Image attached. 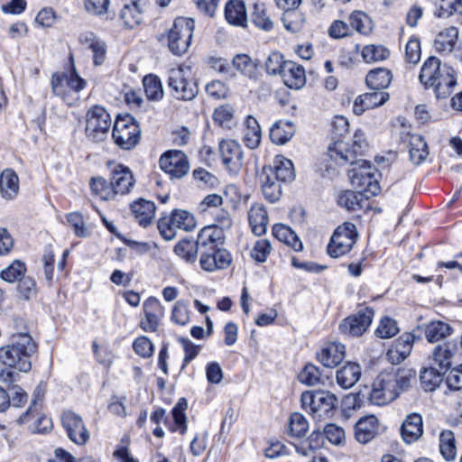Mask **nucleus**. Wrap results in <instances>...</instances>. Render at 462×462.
Returning <instances> with one entry per match:
<instances>
[{
	"instance_id": "nucleus-1",
	"label": "nucleus",
	"mask_w": 462,
	"mask_h": 462,
	"mask_svg": "<svg viewBox=\"0 0 462 462\" xmlns=\"http://www.w3.org/2000/svg\"><path fill=\"white\" fill-rule=\"evenodd\" d=\"M419 81L425 89H432L436 98H447L457 85L454 69L435 56L429 57L422 64Z\"/></svg>"
},
{
	"instance_id": "nucleus-2",
	"label": "nucleus",
	"mask_w": 462,
	"mask_h": 462,
	"mask_svg": "<svg viewBox=\"0 0 462 462\" xmlns=\"http://www.w3.org/2000/svg\"><path fill=\"white\" fill-rule=\"evenodd\" d=\"M36 344L28 333L13 336L12 345L0 347V362L20 372L31 370V356L36 352Z\"/></svg>"
},
{
	"instance_id": "nucleus-3",
	"label": "nucleus",
	"mask_w": 462,
	"mask_h": 462,
	"mask_svg": "<svg viewBox=\"0 0 462 462\" xmlns=\"http://www.w3.org/2000/svg\"><path fill=\"white\" fill-rule=\"evenodd\" d=\"M167 85L171 95L179 100L189 101L196 97L199 88L191 69L179 66L168 71Z\"/></svg>"
},
{
	"instance_id": "nucleus-4",
	"label": "nucleus",
	"mask_w": 462,
	"mask_h": 462,
	"mask_svg": "<svg viewBox=\"0 0 462 462\" xmlns=\"http://www.w3.org/2000/svg\"><path fill=\"white\" fill-rule=\"evenodd\" d=\"M195 22L191 18H177L168 33V47L174 55L185 53L191 42Z\"/></svg>"
},
{
	"instance_id": "nucleus-5",
	"label": "nucleus",
	"mask_w": 462,
	"mask_h": 462,
	"mask_svg": "<svg viewBox=\"0 0 462 462\" xmlns=\"http://www.w3.org/2000/svg\"><path fill=\"white\" fill-rule=\"evenodd\" d=\"M110 126V115L103 106H94L88 110L85 126L88 139L94 143L104 141L107 137Z\"/></svg>"
},
{
	"instance_id": "nucleus-6",
	"label": "nucleus",
	"mask_w": 462,
	"mask_h": 462,
	"mask_svg": "<svg viewBox=\"0 0 462 462\" xmlns=\"http://www.w3.org/2000/svg\"><path fill=\"white\" fill-rule=\"evenodd\" d=\"M358 234L353 223L345 222L334 231L328 245V254L332 258H338L349 253L356 242Z\"/></svg>"
},
{
	"instance_id": "nucleus-7",
	"label": "nucleus",
	"mask_w": 462,
	"mask_h": 462,
	"mask_svg": "<svg viewBox=\"0 0 462 462\" xmlns=\"http://www.w3.org/2000/svg\"><path fill=\"white\" fill-rule=\"evenodd\" d=\"M399 396L398 377L395 373H381L373 383L369 393L371 403L384 405Z\"/></svg>"
},
{
	"instance_id": "nucleus-8",
	"label": "nucleus",
	"mask_w": 462,
	"mask_h": 462,
	"mask_svg": "<svg viewBox=\"0 0 462 462\" xmlns=\"http://www.w3.org/2000/svg\"><path fill=\"white\" fill-rule=\"evenodd\" d=\"M141 129L130 116L117 118L115 122L112 137L115 143L124 150L134 147L140 139Z\"/></svg>"
},
{
	"instance_id": "nucleus-9",
	"label": "nucleus",
	"mask_w": 462,
	"mask_h": 462,
	"mask_svg": "<svg viewBox=\"0 0 462 462\" xmlns=\"http://www.w3.org/2000/svg\"><path fill=\"white\" fill-rule=\"evenodd\" d=\"M367 147V143L361 132H356L353 137L351 149L347 148V144L342 141L336 142L332 147L328 148L329 157L336 161L339 165L348 163V161L357 159V155L363 154Z\"/></svg>"
},
{
	"instance_id": "nucleus-10",
	"label": "nucleus",
	"mask_w": 462,
	"mask_h": 462,
	"mask_svg": "<svg viewBox=\"0 0 462 462\" xmlns=\"http://www.w3.org/2000/svg\"><path fill=\"white\" fill-rule=\"evenodd\" d=\"M232 263L230 253L222 247H201L199 263L203 270L214 272L226 269Z\"/></svg>"
},
{
	"instance_id": "nucleus-11",
	"label": "nucleus",
	"mask_w": 462,
	"mask_h": 462,
	"mask_svg": "<svg viewBox=\"0 0 462 462\" xmlns=\"http://www.w3.org/2000/svg\"><path fill=\"white\" fill-rule=\"evenodd\" d=\"M161 169L171 178L180 179L189 171V163L186 154L179 150L164 152L159 161Z\"/></svg>"
},
{
	"instance_id": "nucleus-12",
	"label": "nucleus",
	"mask_w": 462,
	"mask_h": 462,
	"mask_svg": "<svg viewBox=\"0 0 462 462\" xmlns=\"http://www.w3.org/2000/svg\"><path fill=\"white\" fill-rule=\"evenodd\" d=\"M61 423L73 443L82 446L88 441L90 435L80 415L65 411L61 415Z\"/></svg>"
},
{
	"instance_id": "nucleus-13",
	"label": "nucleus",
	"mask_w": 462,
	"mask_h": 462,
	"mask_svg": "<svg viewBox=\"0 0 462 462\" xmlns=\"http://www.w3.org/2000/svg\"><path fill=\"white\" fill-rule=\"evenodd\" d=\"M218 150L226 170L233 174L238 173L244 163V154L240 144L235 140H222L219 143Z\"/></svg>"
},
{
	"instance_id": "nucleus-14",
	"label": "nucleus",
	"mask_w": 462,
	"mask_h": 462,
	"mask_svg": "<svg viewBox=\"0 0 462 462\" xmlns=\"http://www.w3.org/2000/svg\"><path fill=\"white\" fill-rule=\"evenodd\" d=\"M374 317V310L371 308H364L357 314L349 316L345 319L339 326L342 333L351 336L359 337L366 331L371 325Z\"/></svg>"
},
{
	"instance_id": "nucleus-15",
	"label": "nucleus",
	"mask_w": 462,
	"mask_h": 462,
	"mask_svg": "<svg viewBox=\"0 0 462 462\" xmlns=\"http://www.w3.org/2000/svg\"><path fill=\"white\" fill-rule=\"evenodd\" d=\"M262 172L282 183L290 182L295 178L292 162L282 155L276 156L272 164L263 166Z\"/></svg>"
},
{
	"instance_id": "nucleus-16",
	"label": "nucleus",
	"mask_w": 462,
	"mask_h": 462,
	"mask_svg": "<svg viewBox=\"0 0 462 462\" xmlns=\"http://www.w3.org/2000/svg\"><path fill=\"white\" fill-rule=\"evenodd\" d=\"M110 181L116 197L130 193L134 188L135 178L128 167L118 164L112 171Z\"/></svg>"
},
{
	"instance_id": "nucleus-17",
	"label": "nucleus",
	"mask_w": 462,
	"mask_h": 462,
	"mask_svg": "<svg viewBox=\"0 0 462 462\" xmlns=\"http://www.w3.org/2000/svg\"><path fill=\"white\" fill-rule=\"evenodd\" d=\"M143 309L145 319L141 320L140 327L147 332L155 331L164 315V308L158 299L150 297L143 302Z\"/></svg>"
},
{
	"instance_id": "nucleus-18",
	"label": "nucleus",
	"mask_w": 462,
	"mask_h": 462,
	"mask_svg": "<svg viewBox=\"0 0 462 462\" xmlns=\"http://www.w3.org/2000/svg\"><path fill=\"white\" fill-rule=\"evenodd\" d=\"M312 398V413L318 419L329 417L338 404L337 396L327 391L316 392Z\"/></svg>"
},
{
	"instance_id": "nucleus-19",
	"label": "nucleus",
	"mask_w": 462,
	"mask_h": 462,
	"mask_svg": "<svg viewBox=\"0 0 462 462\" xmlns=\"http://www.w3.org/2000/svg\"><path fill=\"white\" fill-rule=\"evenodd\" d=\"M389 99V94L383 91L374 90L358 96L354 101L353 112L359 116L367 109L383 105Z\"/></svg>"
},
{
	"instance_id": "nucleus-20",
	"label": "nucleus",
	"mask_w": 462,
	"mask_h": 462,
	"mask_svg": "<svg viewBox=\"0 0 462 462\" xmlns=\"http://www.w3.org/2000/svg\"><path fill=\"white\" fill-rule=\"evenodd\" d=\"M379 423L375 416L368 415L359 419L355 425V438L361 444L370 442L377 435Z\"/></svg>"
},
{
	"instance_id": "nucleus-21",
	"label": "nucleus",
	"mask_w": 462,
	"mask_h": 462,
	"mask_svg": "<svg viewBox=\"0 0 462 462\" xmlns=\"http://www.w3.org/2000/svg\"><path fill=\"white\" fill-rule=\"evenodd\" d=\"M457 350L455 344L445 342L434 347L430 356V365H436L440 371H448Z\"/></svg>"
},
{
	"instance_id": "nucleus-22",
	"label": "nucleus",
	"mask_w": 462,
	"mask_h": 462,
	"mask_svg": "<svg viewBox=\"0 0 462 462\" xmlns=\"http://www.w3.org/2000/svg\"><path fill=\"white\" fill-rule=\"evenodd\" d=\"M414 338V335L411 333L402 335L387 351V359L393 364H399L403 361L411 351Z\"/></svg>"
},
{
	"instance_id": "nucleus-23",
	"label": "nucleus",
	"mask_w": 462,
	"mask_h": 462,
	"mask_svg": "<svg viewBox=\"0 0 462 462\" xmlns=\"http://www.w3.org/2000/svg\"><path fill=\"white\" fill-rule=\"evenodd\" d=\"M345 354L346 347L343 344L330 342L317 354V358L324 366L332 368L344 359Z\"/></svg>"
},
{
	"instance_id": "nucleus-24",
	"label": "nucleus",
	"mask_w": 462,
	"mask_h": 462,
	"mask_svg": "<svg viewBox=\"0 0 462 462\" xmlns=\"http://www.w3.org/2000/svg\"><path fill=\"white\" fill-rule=\"evenodd\" d=\"M401 433L406 443L418 440L423 434L422 417L419 413H411L402 422Z\"/></svg>"
},
{
	"instance_id": "nucleus-25",
	"label": "nucleus",
	"mask_w": 462,
	"mask_h": 462,
	"mask_svg": "<svg viewBox=\"0 0 462 462\" xmlns=\"http://www.w3.org/2000/svg\"><path fill=\"white\" fill-rule=\"evenodd\" d=\"M281 77L283 83L291 88L299 89L306 82L304 68L291 60L284 64Z\"/></svg>"
},
{
	"instance_id": "nucleus-26",
	"label": "nucleus",
	"mask_w": 462,
	"mask_h": 462,
	"mask_svg": "<svg viewBox=\"0 0 462 462\" xmlns=\"http://www.w3.org/2000/svg\"><path fill=\"white\" fill-rule=\"evenodd\" d=\"M247 215L253 233L256 236L265 234L269 218L264 206L262 203L252 204Z\"/></svg>"
},
{
	"instance_id": "nucleus-27",
	"label": "nucleus",
	"mask_w": 462,
	"mask_h": 462,
	"mask_svg": "<svg viewBox=\"0 0 462 462\" xmlns=\"http://www.w3.org/2000/svg\"><path fill=\"white\" fill-rule=\"evenodd\" d=\"M51 86L52 93L62 98L68 105H71L79 99L78 97H75L69 85L67 73H54L51 76Z\"/></svg>"
},
{
	"instance_id": "nucleus-28",
	"label": "nucleus",
	"mask_w": 462,
	"mask_h": 462,
	"mask_svg": "<svg viewBox=\"0 0 462 462\" xmlns=\"http://www.w3.org/2000/svg\"><path fill=\"white\" fill-rule=\"evenodd\" d=\"M348 178L352 186L355 189H358L360 193L370 192L372 194H376L379 190L374 172L365 173L364 176H359L357 173V167H355L348 171Z\"/></svg>"
},
{
	"instance_id": "nucleus-29",
	"label": "nucleus",
	"mask_w": 462,
	"mask_h": 462,
	"mask_svg": "<svg viewBox=\"0 0 462 462\" xmlns=\"http://www.w3.org/2000/svg\"><path fill=\"white\" fill-rule=\"evenodd\" d=\"M79 42L92 51L95 66H100L104 63L106 57V46L103 41L97 38L93 33H86L80 35Z\"/></svg>"
},
{
	"instance_id": "nucleus-30",
	"label": "nucleus",
	"mask_w": 462,
	"mask_h": 462,
	"mask_svg": "<svg viewBox=\"0 0 462 462\" xmlns=\"http://www.w3.org/2000/svg\"><path fill=\"white\" fill-rule=\"evenodd\" d=\"M225 16L227 22L236 26H246L245 5L242 0H230L226 5Z\"/></svg>"
},
{
	"instance_id": "nucleus-31",
	"label": "nucleus",
	"mask_w": 462,
	"mask_h": 462,
	"mask_svg": "<svg viewBox=\"0 0 462 462\" xmlns=\"http://www.w3.org/2000/svg\"><path fill=\"white\" fill-rule=\"evenodd\" d=\"M458 39V30L455 26H449L440 31L434 41V46L438 52L450 53L455 48Z\"/></svg>"
},
{
	"instance_id": "nucleus-32",
	"label": "nucleus",
	"mask_w": 462,
	"mask_h": 462,
	"mask_svg": "<svg viewBox=\"0 0 462 462\" xmlns=\"http://www.w3.org/2000/svg\"><path fill=\"white\" fill-rule=\"evenodd\" d=\"M361 377V367L356 363H347L336 374L337 383L344 389L354 386Z\"/></svg>"
},
{
	"instance_id": "nucleus-33",
	"label": "nucleus",
	"mask_w": 462,
	"mask_h": 462,
	"mask_svg": "<svg viewBox=\"0 0 462 462\" xmlns=\"http://www.w3.org/2000/svg\"><path fill=\"white\" fill-rule=\"evenodd\" d=\"M393 79V74L386 68H375L368 72L365 83L372 90L382 91L389 87Z\"/></svg>"
},
{
	"instance_id": "nucleus-34",
	"label": "nucleus",
	"mask_w": 462,
	"mask_h": 462,
	"mask_svg": "<svg viewBox=\"0 0 462 462\" xmlns=\"http://www.w3.org/2000/svg\"><path fill=\"white\" fill-rule=\"evenodd\" d=\"M295 134V126L290 120H279L270 128V139L276 144H284Z\"/></svg>"
},
{
	"instance_id": "nucleus-35",
	"label": "nucleus",
	"mask_w": 462,
	"mask_h": 462,
	"mask_svg": "<svg viewBox=\"0 0 462 462\" xmlns=\"http://www.w3.org/2000/svg\"><path fill=\"white\" fill-rule=\"evenodd\" d=\"M120 20L127 28H134L143 21V7L140 1H131L125 4L120 12Z\"/></svg>"
},
{
	"instance_id": "nucleus-36",
	"label": "nucleus",
	"mask_w": 462,
	"mask_h": 462,
	"mask_svg": "<svg viewBox=\"0 0 462 462\" xmlns=\"http://www.w3.org/2000/svg\"><path fill=\"white\" fill-rule=\"evenodd\" d=\"M410 160L415 165L425 162L429 156V149L424 138L420 134H411L409 138Z\"/></svg>"
},
{
	"instance_id": "nucleus-37",
	"label": "nucleus",
	"mask_w": 462,
	"mask_h": 462,
	"mask_svg": "<svg viewBox=\"0 0 462 462\" xmlns=\"http://www.w3.org/2000/svg\"><path fill=\"white\" fill-rule=\"evenodd\" d=\"M0 191L5 199H14L19 191V179L17 174L10 169L2 171L0 175Z\"/></svg>"
},
{
	"instance_id": "nucleus-38",
	"label": "nucleus",
	"mask_w": 462,
	"mask_h": 462,
	"mask_svg": "<svg viewBox=\"0 0 462 462\" xmlns=\"http://www.w3.org/2000/svg\"><path fill=\"white\" fill-rule=\"evenodd\" d=\"M224 230L216 225L205 226L198 236L199 245L201 247L219 246L223 244Z\"/></svg>"
},
{
	"instance_id": "nucleus-39",
	"label": "nucleus",
	"mask_w": 462,
	"mask_h": 462,
	"mask_svg": "<svg viewBox=\"0 0 462 462\" xmlns=\"http://www.w3.org/2000/svg\"><path fill=\"white\" fill-rule=\"evenodd\" d=\"M131 209L140 225L143 226L149 225L155 215L154 203L146 199H140L133 203Z\"/></svg>"
},
{
	"instance_id": "nucleus-40",
	"label": "nucleus",
	"mask_w": 462,
	"mask_h": 462,
	"mask_svg": "<svg viewBox=\"0 0 462 462\" xmlns=\"http://www.w3.org/2000/svg\"><path fill=\"white\" fill-rule=\"evenodd\" d=\"M259 178L262 192L265 199L272 203L278 201L282 196V182L262 171Z\"/></svg>"
},
{
	"instance_id": "nucleus-41",
	"label": "nucleus",
	"mask_w": 462,
	"mask_h": 462,
	"mask_svg": "<svg viewBox=\"0 0 462 462\" xmlns=\"http://www.w3.org/2000/svg\"><path fill=\"white\" fill-rule=\"evenodd\" d=\"M447 371H440L436 365H430V367L424 368L420 375V383L426 392L434 391L442 382L443 375Z\"/></svg>"
},
{
	"instance_id": "nucleus-42",
	"label": "nucleus",
	"mask_w": 462,
	"mask_h": 462,
	"mask_svg": "<svg viewBox=\"0 0 462 462\" xmlns=\"http://www.w3.org/2000/svg\"><path fill=\"white\" fill-rule=\"evenodd\" d=\"M273 234L279 241L283 242L295 251L302 249V244L290 226L283 224H276L273 227Z\"/></svg>"
},
{
	"instance_id": "nucleus-43",
	"label": "nucleus",
	"mask_w": 462,
	"mask_h": 462,
	"mask_svg": "<svg viewBox=\"0 0 462 462\" xmlns=\"http://www.w3.org/2000/svg\"><path fill=\"white\" fill-rule=\"evenodd\" d=\"M451 327L440 320L431 321L425 325L424 328L425 337L430 343L444 339L451 334Z\"/></svg>"
},
{
	"instance_id": "nucleus-44",
	"label": "nucleus",
	"mask_w": 462,
	"mask_h": 462,
	"mask_svg": "<svg viewBox=\"0 0 462 462\" xmlns=\"http://www.w3.org/2000/svg\"><path fill=\"white\" fill-rule=\"evenodd\" d=\"M439 451L447 461L457 457L456 438L453 431L444 430L439 434Z\"/></svg>"
},
{
	"instance_id": "nucleus-45",
	"label": "nucleus",
	"mask_w": 462,
	"mask_h": 462,
	"mask_svg": "<svg viewBox=\"0 0 462 462\" xmlns=\"http://www.w3.org/2000/svg\"><path fill=\"white\" fill-rule=\"evenodd\" d=\"M245 124L246 127L244 132V143L248 148L255 149L259 145L262 137L260 125L253 116H248Z\"/></svg>"
},
{
	"instance_id": "nucleus-46",
	"label": "nucleus",
	"mask_w": 462,
	"mask_h": 462,
	"mask_svg": "<svg viewBox=\"0 0 462 462\" xmlns=\"http://www.w3.org/2000/svg\"><path fill=\"white\" fill-rule=\"evenodd\" d=\"M201 246L199 245V240L196 242L190 240H181L174 246V253L184 259L186 262H194L197 254H200Z\"/></svg>"
},
{
	"instance_id": "nucleus-47",
	"label": "nucleus",
	"mask_w": 462,
	"mask_h": 462,
	"mask_svg": "<svg viewBox=\"0 0 462 462\" xmlns=\"http://www.w3.org/2000/svg\"><path fill=\"white\" fill-rule=\"evenodd\" d=\"M438 17H448L452 14L462 16V0H436Z\"/></svg>"
},
{
	"instance_id": "nucleus-48",
	"label": "nucleus",
	"mask_w": 462,
	"mask_h": 462,
	"mask_svg": "<svg viewBox=\"0 0 462 462\" xmlns=\"http://www.w3.org/2000/svg\"><path fill=\"white\" fill-rule=\"evenodd\" d=\"M390 51L383 45L370 44L362 50V57L366 63H374L386 60Z\"/></svg>"
},
{
	"instance_id": "nucleus-49",
	"label": "nucleus",
	"mask_w": 462,
	"mask_h": 462,
	"mask_svg": "<svg viewBox=\"0 0 462 462\" xmlns=\"http://www.w3.org/2000/svg\"><path fill=\"white\" fill-rule=\"evenodd\" d=\"M93 193L97 195L103 200L115 199L114 190L111 185L102 177H93L89 182Z\"/></svg>"
},
{
	"instance_id": "nucleus-50",
	"label": "nucleus",
	"mask_w": 462,
	"mask_h": 462,
	"mask_svg": "<svg viewBox=\"0 0 462 462\" xmlns=\"http://www.w3.org/2000/svg\"><path fill=\"white\" fill-rule=\"evenodd\" d=\"M145 94L149 99L160 100L163 97V88L160 79L155 75H147L143 80Z\"/></svg>"
},
{
	"instance_id": "nucleus-51",
	"label": "nucleus",
	"mask_w": 462,
	"mask_h": 462,
	"mask_svg": "<svg viewBox=\"0 0 462 462\" xmlns=\"http://www.w3.org/2000/svg\"><path fill=\"white\" fill-rule=\"evenodd\" d=\"M233 66L243 75L253 79L256 73V64L246 54H237L233 59Z\"/></svg>"
},
{
	"instance_id": "nucleus-52",
	"label": "nucleus",
	"mask_w": 462,
	"mask_h": 462,
	"mask_svg": "<svg viewBox=\"0 0 462 462\" xmlns=\"http://www.w3.org/2000/svg\"><path fill=\"white\" fill-rule=\"evenodd\" d=\"M349 23L352 28L361 34H368L372 30V21L361 11H355L351 14Z\"/></svg>"
},
{
	"instance_id": "nucleus-53",
	"label": "nucleus",
	"mask_w": 462,
	"mask_h": 462,
	"mask_svg": "<svg viewBox=\"0 0 462 462\" xmlns=\"http://www.w3.org/2000/svg\"><path fill=\"white\" fill-rule=\"evenodd\" d=\"M253 23L260 29L270 31L273 27V23L266 14L264 5L263 3H255L252 13Z\"/></svg>"
},
{
	"instance_id": "nucleus-54",
	"label": "nucleus",
	"mask_w": 462,
	"mask_h": 462,
	"mask_svg": "<svg viewBox=\"0 0 462 462\" xmlns=\"http://www.w3.org/2000/svg\"><path fill=\"white\" fill-rule=\"evenodd\" d=\"M179 229L171 212L169 216L162 217L158 221V230L161 236L167 241L175 238L177 230Z\"/></svg>"
},
{
	"instance_id": "nucleus-55",
	"label": "nucleus",
	"mask_w": 462,
	"mask_h": 462,
	"mask_svg": "<svg viewBox=\"0 0 462 462\" xmlns=\"http://www.w3.org/2000/svg\"><path fill=\"white\" fill-rule=\"evenodd\" d=\"M175 224H177L179 229L189 232L192 231L196 226V220L194 216L184 209H174L172 210Z\"/></svg>"
},
{
	"instance_id": "nucleus-56",
	"label": "nucleus",
	"mask_w": 462,
	"mask_h": 462,
	"mask_svg": "<svg viewBox=\"0 0 462 462\" xmlns=\"http://www.w3.org/2000/svg\"><path fill=\"white\" fill-rule=\"evenodd\" d=\"M309 423L300 412H293L289 420V434L294 437H301L308 430Z\"/></svg>"
},
{
	"instance_id": "nucleus-57",
	"label": "nucleus",
	"mask_w": 462,
	"mask_h": 462,
	"mask_svg": "<svg viewBox=\"0 0 462 462\" xmlns=\"http://www.w3.org/2000/svg\"><path fill=\"white\" fill-rule=\"evenodd\" d=\"M26 267L24 263L15 260L7 268L2 271L1 278L8 282H14L24 275Z\"/></svg>"
},
{
	"instance_id": "nucleus-58",
	"label": "nucleus",
	"mask_w": 462,
	"mask_h": 462,
	"mask_svg": "<svg viewBox=\"0 0 462 462\" xmlns=\"http://www.w3.org/2000/svg\"><path fill=\"white\" fill-rule=\"evenodd\" d=\"M171 320L180 326H185L189 321V310L188 302L178 300L171 311Z\"/></svg>"
},
{
	"instance_id": "nucleus-59",
	"label": "nucleus",
	"mask_w": 462,
	"mask_h": 462,
	"mask_svg": "<svg viewBox=\"0 0 462 462\" xmlns=\"http://www.w3.org/2000/svg\"><path fill=\"white\" fill-rule=\"evenodd\" d=\"M234 109L230 105L220 106L215 109L213 118L221 126L231 127Z\"/></svg>"
},
{
	"instance_id": "nucleus-60",
	"label": "nucleus",
	"mask_w": 462,
	"mask_h": 462,
	"mask_svg": "<svg viewBox=\"0 0 462 462\" xmlns=\"http://www.w3.org/2000/svg\"><path fill=\"white\" fill-rule=\"evenodd\" d=\"M289 60H283V56L280 52L275 51L271 53L265 62L267 73L272 75L279 74L281 76L283 70V66Z\"/></svg>"
},
{
	"instance_id": "nucleus-61",
	"label": "nucleus",
	"mask_w": 462,
	"mask_h": 462,
	"mask_svg": "<svg viewBox=\"0 0 462 462\" xmlns=\"http://www.w3.org/2000/svg\"><path fill=\"white\" fill-rule=\"evenodd\" d=\"M399 331V328L394 319L385 317L381 319L378 328H376V335L381 338H390L395 336Z\"/></svg>"
},
{
	"instance_id": "nucleus-62",
	"label": "nucleus",
	"mask_w": 462,
	"mask_h": 462,
	"mask_svg": "<svg viewBox=\"0 0 462 462\" xmlns=\"http://www.w3.org/2000/svg\"><path fill=\"white\" fill-rule=\"evenodd\" d=\"M298 378L304 384L315 385L319 381L320 372L317 366L309 364L299 374Z\"/></svg>"
},
{
	"instance_id": "nucleus-63",
	"label": "nucleus",
	"mask_w": 462,
	"mask_h": 462,
	"mask_svg": "<svg viewBox=\"0 0 462 462\" xmlns=\"http://www.w3.org/2000/svg\"><path fill=\"white\" fill-rule=\"evenodd\" d=\"M187 409V402L185 399H181L172 409V417L175 423L179 426L181 434H185L187 431L185 410Z\"/></svg>"
},
{
	"instance_id": "nucleus-64",
	"label": "nucleus",
	"mask_w": 462,
	"mask_h": 462,
	"mask_svg": "<svg viewBox=\"0 0 462 462\" xmlns=\"http://www.w3.org/2000/svg\"><path fill=\"white\" fill-rule=\"evenodd\" d=\"M67 221L69 225L73 227L74 233L79 237H86L88 236V231L84 226V220L81 214L72 212L67 215Z\"/></svg>"
}]
</instances>
